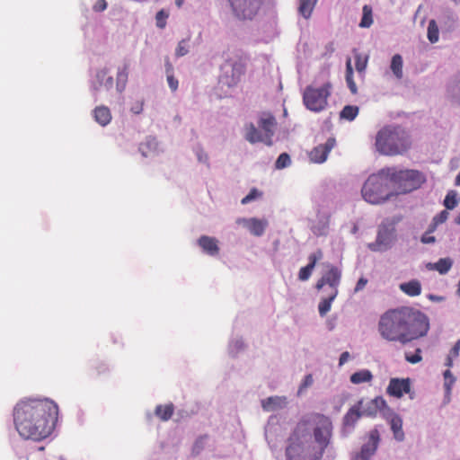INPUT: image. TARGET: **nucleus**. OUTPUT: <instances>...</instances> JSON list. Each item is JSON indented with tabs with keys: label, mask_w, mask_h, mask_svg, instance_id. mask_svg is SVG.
<instances>
[{
	"label": "nucleus",
	"mask_w": 460,
	"mask_h": 460,
	"mask_svg": "<svg viewBox=\"0 0 460 460\" xmlns=\"http://www.w3.org/2000/svg\"><path fill=\"white\" fill-rule=\"evenodd\" d=\"M332 435L330 417L318 412L303 415L287 438V460H322L332 443Z\"/></svg>",
	"instance_id": "1"
},
{
	"label": "nucleus",
	"mask_w": 460,
	"mask_h": 460,
	"mask_svg": "<svg viewBox=\"0 0 460 460\" xmlns=\"http://www.w3.org/2000/svg\"><path fill=\"white\" fill-rule=\"evenodd\" d=\"M13 423L24 439L41 441L53 431L58 417V407L49 399H24L13 408Z\"/></svg>",
	"instance_id": "2"
},
{
	"label": "nucleus",
	"mask_w": 460,
	"mask_h": 460,
	"mask_svg": "<svg viewBox=\"0 0 460 460\" xmlns=\"http://www.w3.org/2000/svg\"><path fill=\"white\" fill-rule=\"evenodd\" d=\"M377 329L383 339L406 344L425 336L429 329V322L420 310L400 306L385 312L380 316Z\"/></svg>",
	"instance_id": "3"
},
{
	"label": "nucleus",
	"mask_w": 460,
	"mask_h": 460,
	"mask_svg": "<svg viewBox=\"0 0 460 460\" xmlns=\"http://www.w3.org/2000/svg\"><path fill=\"white\" fill-rule=\"evenodd\" d=\"M411 144V137L405 128L387 125L376 133L375 147L380 155L396 156L405 154Z\"/></svg>",
	"instance_id": "4"
},
{
	"label": "nucleus",
	"mask_w": 460,
	"mask_h": 460,
	"mask_svg": "<svg viewBox=\"0 0 460 460\" xmlns=\"http://www.w3.org/2000/svg\"><path fill=\"white\" fill-rule=\"evenodd\" d=\"M388 173L385 167L367 178L361 190L362 197L367 202L380 204L394 195Z\"/></svg>",
	"instance_id": "5"
},
{
	"label": "nucleus",
	"mask_w": 460,
	"mask_h": 460,
	"mask_svg": "<svg viewBox=\"0 0 460 460\" xmlns=\"http://www.w3.org/2000/svg\"><path fill=\"white\" fill-rule=\"evenodd\" d=\"M394 194H403L419 189L426 181L424 174L417 170H397L386 167Z\"/></svg>",
	"instance_id": "6"
},
{
	"label": "nucleus",
	"mask_w": 460,
	"mask_h": 460,
	"mask_svg": "<svg viewBox=\"0 0 460 460\" xmlns=\"http://www.w3.org/2000/svg\"><path fill=\"white\" fill-rule=\"evenodd\" d=\"M332 86L330 82L324 83L320 88L307 86L303 94V102L305 107L313 111H323L327 105Z\"/></svg>",
	"instance_id": "7"
},
{
	"label": "nucleus",
	"mask_w": 460,
	"mask_h": 460,
	"mask_svg": "<svg viewBox=\"0 0 460 460\" xmlns=\"http://www.w3.org/2000/svg\"><path fill=\"white\" fill-rule=\"evenodd\" d=\"M234 14L240 19H252L263 0H228Z\"/></svg>",
	"instance_id": "8"
},
{
	"label": "nucleus",
	"mask_w": 460,
	"mask_h": 460,
	"mask_svg": "<svg viewBox=\"0 0 460 460\" xmlns=\"http://www.w3.org/2000/svg\"><path fill=\"white\" fill-rule=\"evenodd\" d=\"M244 71L245 66L242 62H226L222 66V74L219 80L223 84L228 87L234 86L240 82Z\"/></svg>",
	"instance_id": "9"
},
{
	"label": "nucleus",
	"mask_w": 460,
	"mask_h": 460,
	"mask_svg": "<svg viewBox=\"0 0 460 460\" xmlns=\"http://www.w3.org/2000/svg\"><path fill=\"white\" fill-rule=\"evenodd\" d=\"M341 271L336 266L331 265L328 271L317 281L315 288L321 290L325 285L330 288V292L339 293L338 287L341 283Z\"/></svg>",
	"instance_id": "10"
},
{
	"label": "nucleus",
	"mask_w": 460,
	"mask_h": 460,
	"mask_svg": "<svg viewBox=\"0 0 460 460\" xmlns=\"http://www.w3.org/2000/svg\"><path fill=\"white\" fill-rule=\"evenodd\" d=\"M378 440L377 430L371 431L367 443L362 446L360 451L352 454L351 460H369L377 448Z\"/></svg>",
	"instance_id": "11"
},
{
	"label": "nucleus",
	"mask_w": 460,
	"mask_h": 460,
	"mask_svg": "<svg viewBox=\"0 0 460 460\" xmlns=\"http://www.w3.org/2000/svg\"><path fill=\"white\" fill-rule=\"evenodd\" d=\"M410 378H391L386 388V394L395 398H401L404 394L411 392Z\"/></svg>",
	"instance_id": "12"
},
{
	"label": "nucleus",
	"mask_w": 460,
	"mask_h": 460,
	"mask_svg": "<svg viewBox=\"0 0 460 460\" xmlns=\"http://www.w3.org/2000/svg\"><path fill=\"white\" fill-rule=\"evenodd\" d=\"M335 139L330 137L324 144L318 145L309 153L310 161L316 164H322L326 161L329 153L335 146Z\"/></svg>",
	"instance_id": "13"
},
{
	"label": "nucleus",
	"mask_w": 460,
	"mask_h": 460,
	"mask_svg": "<svg viewBox=\"0 0 460 460\" xmlns=\"http://www.w3.org/2000/svg\"><path fill=\"white\" fill-rule=\"evenodd\" d=\"M259 127L263 131L264 138L263 143L267 146L272 145V137L274 135V130L277 125L276 119L270 113H264L260 118L258 122Z\"/></svg>",
	"instance_id": "14"
},
{
	"label": "nucleus",
	"mask_w": 460,
	"mask_h": 460,
	"mask_svg": "<svg viewBox=\"0 0 460 460\" xmlns=\"http://www.w3.org/2000/svg\"><path fill=\"white\" fill-rule=\"evenodd\" d=\"M238 225H243L249 229L251 234L255 236H261L265 232V229L268 226V221L266 219H258L255 217L252 218H238L236 220Z\"/></svg>",
	"instance_id": "15"
},
{
	"label": "nucleus",
	"mask_w": 460,
	"mask_h": 460,
	"mask_svg": "<svg viewBox=\"0 0 460 460\" xmlns=\"http://www.w3.org/2000/svg\"><path fill=\"white\" fill-rule=\"evenodd\" d=\"M198 243L203 252L210 256H216L219 252L218 241L215 237L202 235L199 238Z\"/></svg>",
	"instance_id": "16"
},
{
	"label": "nucleus",
	"mask_w": 460,
	"mask_h": 460,
	"mask_svg": "<svg viewBox=\"0 0 460 460\" xmlns=\"http://www.w3.org/2000/svg\"><path fill=\"white\" fill-rule=\"evenodd\" d=\"M288 404L286 396H270L261 401V407L265 411H273L283 409Z\"/></svg>",
	"instance_id": "17"
},
{
	"label": "nucleus",
	"mask_w": 460,
	"mask_h": 460,
	"mask_svg": "<svg viewBox=\"0 0 460 460\" xmlns=\"http://www.w3.org/2000/svg\"><path fill=\"white\" fill-rule=\"evenodd\" d=\"M399 288L409 296H417L421 294V284L418 279H411L408 282L401 283Z\"/></svg>",
	"instance_id": "18"
},
{
	"label": "nucleus",
	"mask_w": 460,
	"mask_h": 460,
	"mask_svg": "<svg viewBox=\"0 0 460 460\" xmlns=\"http://www.w3.org/2000/svg\"><path fill=\"white\" fill-rule=\"evenodd\" d=\"M95 120L102 126L108 125L111 120V113L108 107L98 106L94 109Z\"/></svg>",
	"instance_id": "19"
},
{
	"label": "nucleus",
	"mask_w": 460,
	"mask_h": 460,
	"mask_svg": "<svg viewBox=\"0 0 460 460\" xmlns=\"http://www.w3.org/2000/svg\"><path fill=\"white\" fill-rule=\"evenodd\" d=\"M245 139L252 143L263 142L264 135L252 123L245 125Z\"/></svg>",
	"instance_id": "20"
},
{
	"label": "nucleus",
	"mask_w": 460,
	"mask_h": 460,
	"mask_svg": "<svg viewBox=\"0 0 460 460\" xmlns=\"http://www.w3.org/2000/svg\"><path fill=\"white\" fill-rule=\"evenodd\" d=\"M391 429L394 433L395 439L402 441L404 438V432L402 430V420L397 414L392 416L390 420Z\"/></svg>",
	"instance_id": "21"
},
{
	"label": "nucleus",
	"mask_w": 460,
	"mask_h": 460,
	"mask_svg": "<svg viewBox=\"0 0 460 460\" xmlns=\"http://www.w3.org/2000/svg\"><path fill=\"white\" fill-rule=\"evenodd\" d=\"M349 380L354 385H359L362 383H369L373 380V375L368 369H362L353 373Z\"/></svg>",
	"instance_id": "22"
},
{
	"label": "nucleus",
	"mask_w": 460,
	"mask_h": 460,
	"mask_svg": "<svg viewBox=\"0 0 460 460\" xmlns=\"http://www.w3.org/2000/svg\"><path fill=\"white\" fill-rule=\"evenodd\" d=\"M174 411V407L172 403H168L165 405H157L155 413V415L163 421H166L171 419Z\"/></svg>",
	"instance_id": "23"
},
{
	"label": "nucleus",
	"mask_w": 460,
	"mask_h": 460,
	"mask_svg": "<svg viewBox=\"0 0 460 460\" xmlns=\"http://www.w3.org/2000/svg\"><path fill=\"white\" fill-rule=\"evenodd\" d=\"M317 0H299L298 12L305 19L310 18Z\"/></svg>",
	"instance_id": "24"
},
{
	"label": "nucleus",
	"mask_w": 460,
	"mask_h": 460,
	"mask_svg": "<svg viewBox=\"0 0 460 460\" xmlns=\"http://www.w3.org/2000/svg\"><path fill=\"white\" fill-rule=\"evenodd\" d=\"M402 58L400 54H395L393 56L391 60V70L393 74L395 75L396 78L402 79L403 73H402Z\"/></svg>",
	"instance_id": "25"
},
{
	"label": "nucleus",
	"mask_w": 460,
	"mask_h": 460,
	"mask_svg": "<svg viewBox=\"0 0 460 460\" xmlns=\"http://www.w3.org/2000/svg\"><path fill=\"white\" fill-rule=\"evenodd\" d=\"M338 294L334 292H330L329 296L323 298L318 305V311L321 316H325L327 313L331 310L332 303L336 298Z\"/></svg>",
	"instance_id": "26"
},
{
	"label": "nucleus",
	"mask_w": 460,
	"mask_h": 460,
	"mask_svg": "<svg viewBox=\"0 0 460 460\" xmlns=\"http://www.w3.org/2000/svg\"><path fill=\"white\" fill-rule=\"evenodd\" d=\"M96 77L101 86H104L107 90L113 87V77L109 75V71L107 69L98 71Z\"/></svg>",
	"instance_id": "27"
},
{
	"label": "nucleus",
	"mask_w": 460,
	"mask_h": 460,
	"mask_svg": "<svg viewBox=\"0 0 460 460\" xmlns=\"http://www.w3.org/2000/svg\"><path fill=\"white\" fill-rule=\"evenodd\" d=\"M452 265L453 261L450 258H441L432 265L431 269L438 271L440 274H446L449 271Z\"/></svg>",
	"instance_id": "28"
},
{
	"label": "nucleus",
	"mask_w": 460,
	"mask_h": 460,
	"mask_svg": "<svg viewBox=\"0 0 460 460\" xmlns=\"http://www.w3.org/2000/svg\"><path fill=\"white\" fill-rule=\"evenodd\" d=\"M362 18L359 26L362 28H369L373 23L372 7L365 4L362 8Z\"/></svg>",
	"instance_id": "29"
},
{
	"label": "nucleus",
	"mask_w": 460,
	"mask_h": 460,
	"mask_svg": "<svg viewBox=\"0 0 460 460\" xmlns=\"http://www.w3.org/2000/svg\"><path fill=\"white\" fill-rule=\"evenodd\" d=\"M359 406H354L344 416V425L353 426L360 417Z\"/></svg>",
	"instance_id": "30"
},
{
	"label": "nucleus",
	"mask_w": 460,
	"mask_h": 460,
	"mask_svg": "<svg viewBox=\"0 0 460 460\" xmlns=\"http://www.w3.org/2000/svg\"><path fill=\"white\" fill-rule=\"evenodd\" d=\"M358 114V107L353 105H346L341 111V119H347L349 121L353 120Z\"/></svg>",
	"instance_id": "31"
},
{
	"label": "nucleus",
	"mask_w": 460,
	"mask_h": 460,
	"mask_svg": "<svg viewBox=\"0 0 460 460\" xmlns=\"http://www.w3.org/2000/svg\"><path fill=\"white\" fill-rule=\"evenodd\" d=\"M346 82L352 93H357V85L353 80V69L350 59L349 58L346 63Z\"/></svg>",
	"instance_id": "32"
},
{
	"label": "nucleus",
	"mask_w": 460,
	"mask_h": 460,
	"mask_svg": "<svg viewBox=\"0 0 460 460\" xmlns=\"http://www.w3.org/2000/svg\"><path fill=\"white\" fill-rule=\"evenodd\" d=\"M457 204H458V199H457L456 192L455 190L448 191L444 199V206L447 209H453L457 206Z\"/></svg>",
	"instance_id": "33"
},
{
	"label": "nucleus",
	"mask_w": 460,
	"mask_h": 460,
	"mask_svg": "<svg viewBox=\"0 0 460 460\" xmlns=\"http://www.w3.org/2000/svg\"><path fill=\"white\" fill-rule=\"evenodd\" d=\"M428 39L431 43L438 40V28L434 20H431L428 25Z\"/></svg>",
	"instance_id": "34"
},
{
	"label": "nucleus",
	"mask_w": 460,
	"mask_h": 460,
	"mask_svg": "<svg viewBox=\"0 0 460 460\" xmlns=\"http://www.w3.org/2000/svg\"><path fill=\"white\" fill-rule=\"evenodd\" d=\"M460 351V340H458L452 349L450 350L449 354L447 355V360H446V366L448 367H451L453 366V359L456 358L459 356Z\"/></svg>",
	"instance_id": "35"
},
{
	"label": "nucleus",
	"mask_w": 460,
	"mask_h": 460,
	"mask_svg": "<svg viewBox=\"0 0 460 460\" xmlns=\"http://www.w3.org/2000/svg\"><path fill=\"white\" fill-rule=\"evenodd\" d=\"M128 66L125 65L123 69L119 70L117 74V88H119V84H122L121 89H119V91H121L124 88L125 84L128 80Z\"/></svg>",
	"instance_id": "36"
},
{
	"label": "nucleus",
	"mask_w": 460,
	"mask_h": 460,
	"mask_svg": "<svg viewBox=\"0 0 460 460\" xmlns=\"http://www.w3.org/2000/svg\"><path fill=\"white\" fill-rule=\"evenodd\" d=\"M169 17V13L164 9L157 12L155 15L156 26L160 29H164L166 26V20Z\"/></svg>",
	"instance_id": "37"
},
{
	"label": "nucleus",
	"mask_w": 460,
	"mask_h": 460,
	"mask_svg": "<svg viewBox=\"0 0 460 460\" xmlns=\"http://www.w3.org/2000/svg\"><path fill=\"white\" fill-rule=\"evenodd\" d=\"M290 163H291L290 156L287 153H282L278 157V159L275 163V167L277 169H283V168H286L287 166H288L290 164Z\"/></svg>",
	"instance_id": "38"
},
{
	"label": "nucleus",
	"mask_w": 460,
	"mask_h": 460,
	"mask_svg": "<svg viewBox=\"0 0 460 460\" xmlns=\"http://www.w3.org/2000/svg\"><path fill=\"white\" fill-rule=\"evenodd\" d=\"M367 58L360 54L355 55V66L358 72H363L367 67Z\"/></svg>",
	"instance_id": "39"
},
{
	"label": "nucleus",
	"mask_w": 460,
	"mask_h": 460,
	"mask_svg": "<svg viewBox=\"0 0 460 460\" xmlns=\"http://www.w3.org/2000/svg\"><path fill=\"white\" fill-rule=\"evenodd\" d=\"M261 195V193L257 189L253 188L244 198H243L241 203L243 205L248 204L255 199L259 198Z\"/></svg>",
	"instance_id": "40"
},
{
	"label": "nucleus",
	"mask_w": 460,
	"mask_h": 460,
	"mask_svg": "<svg viewBox=\"0 0 460 460\" xmlns=\"http://www.w3.org/2000/svg\"><path fill=\"white\" fill-rule=\"evenodd\" d=\"M323 258V252L322 250L318 249L314 253L310 254L308 257L309 263L307 266H309L312 269H314L316 263L318 261H320Z\"/></svg>",
	"instance_id": "41"
},
{
	"label": "nucleus",
	"mask_w": 460,
	"mask_h": 460,
	"mask_svg": "<svg viewBox=\"0 0 460 460\" xmlns=\"http://www.w3.org/2000/svg\"><path fill=\"white\" fill-rule=\"evenodd\" d=\"M313 383V376L311 374L306 375L298 388V394H302L306 388L310 387Z\"/></svg>",
	"instance_id": "42"
},
{
	"label": "nucleus",
	"mask_w": 460,
	"mask_h": 460,
	"mask_svg": "<svg viewBox=\"0 0 460 460\" xmlns=\"http://www.w3.org/2000/svg\"><path fill=\"white\" fill-rule=\"evenodd\" d=\"M420 353H421V349H417L413 355H410V354L406 353L405 359L411 364L419 363L422 359Z\"/></svg>",
	"instance_id": "43"
},
{
	"label": "nucleus",
	"mask_w": 460,
	"mask_h": 460,
	"mask_svg": "<svg viewBox=\"0 0 460 460\" xmlns=\"http://www.w3.org/2000/svg\"><path fill=\"white\" fill-rule=\"evenodd\" d=\"M444 378H445V387H446L447 393H450L451 386L455 383V377L453 376L450 370L447 369L444 372Z\"/></svg>",
	"instance_id": "44"
},
{
	"label": "nucleus",
	"mask_w": 460,
	"mask_h": 460,
	"mask_svg": "<svg viewBox=\"0 0 460 460\" xmlns=\"http://www.w3.org/2000/svg\"><path fill=\"white\" fill-rule=\"evenodd\" d=\"M313 270L312 268H310L309 266H305L303 268L300 269L299 272H298V279L301 280V281H305L307 280L311 275H312V272H313Z\"/></svg>",
	"instance_id": "45"
},
{
	"label": "nucleus",
	"mask_w": 460,
	"mask_h": 460,
	"mask_svg": "<svg viewBox=\"0 0 460 460\" xmlns=\"http://www.w3.org/2000/svg\"><path fill=\"white\" fill-rule=\"evenodd\" d=\"M208 438V436H200L197 438L193 445V453L199 454L204 448L205 440Z\"/></svg>",
	"instance_id": "46"
},
{
	"label": "nucleus",
	"mask_w": 460,
	"mask_h": 460,
	"mask_svg": "<svg viewBox=\"0 0 460 460\" xmlns=\"http://www.w3.org/2000/svg\"><path fill=\"white\" fill-rule=\"evenodd\" d=\"M187 53H188V49H187V46H186V41L183 40L179 42V44H178V46L176 48V50H175V55L177 57H183Z\"/></svg>",
	"instance_id": "47"
},
{
	"label": "nucleus",
	"mask_w": 460,
	"mask_h": 460,
	"mask_svg": "<svg viewBox=\"0 0 460 460\" xmlns=\"http://www.w3.org/2000/svg\"><path fill=\"white\" fill-rule=\"evenodd\" d=\"M448 217V212L447 210L441 211L438 215H437L433 221L435 225H439L447 221Z\"/></svg>",
	"instance_id": "48"
},
{
	"label": "nucleus",
	"mask_w": 460,
	"mask_h": 460,
	"mask_svg": "<svg viewBox=\"0 0 460 460\" xmlns=\"http://www.w3.org/2000/svg\"><path fill=\"white\" fill-rule=\"evenodd\" d=\"M167 82L169 84L170 89L172 92H175L178 89L179 82L178 80L173 76V75H167Z\"/></svg>",
	"instance_id": "49"
},
{
	"label": "nucleus",
	"mask_w": 460,
	"mask_h": 460,
	"mask_svg": "<svg viewBox=\"0 0 460 460\" xmlns=\"http://www.w3.org/2000/svg\"><path fill=\"white\" fill-rule=\"evenodd\" d=\"M107 8V2L105 0H97L93 5L95 12H102Z\"/></svg>",
	"instance_id": "50"
},
{
	"label": "nucleus",
	"mask_w": 460,
	"mask_h": 460,
	"mask_svg": "<svg viewBox=\"0 0 460 460\" xmlns=\"http://www.w3.org/2000/svg\"><path fill=\"white\" fill-rule=\"evenodd\" d=\"M367 284V279H365V278H360L358 282H357V285L355 287V292H358L360 290H362L366 285Z\"/></svg>",
	"instance_id": "51"
},
{
	"label": "nucleus",
	"mask_w": 460,
	"mask_h": 460,
	"mask_svg": "<svg viewBox=\"0 0 460 460\" xmlns=\"http://www.w3.org/2000/svg\"><path fill=\"white\" fill-rule=\"evenodd\" d=\"M349 358V353L348 351L341 353L340 359H339V365L342 366L343 364H345L348 361Z\"/></svg>",
	"instance_id": "52"
},
{
	"label": "nucleus",
	"mask_w": 460,
	"mask_h": 460,
	"mask_svg": "<svg viewBox=\"0 0 460 460\" xmlns=\"http://www.w3.org/2000/svg\"><path fill=\"white\" fill-rule=\"evenodd\" d=\"M421 242L423 243H434L435 242V237L434 236H429L428 234H424L422 237H421Z\"/></svg>",
	"instance_id": "53"
},
{
	"label": "nucleus",
	"mask_w": 460,
	"mask_h": 460,
	"mask_svg": "<svg viewBox=\"0 0 460 460\" xmlns=\"http://www.w3.org/2000/svg\"><path fill=\"white\" fill-rule=\"evenodd\" d=\"M380 239H381V236L380 234L377 236V239H376V243H373V244H370V248L373 250V251H378L380 250L379 248V245H380Z\"/></svg>",
	"instance_id": "54"
},
{
	"label": "nucleus",
	"mask_w": 460,
	"mask_h": 460,
	"mask_svg": "<svg viewBox=\"0 0 460 460\" xmlns=\"http://www.w3.org/2000/svg\"><path fill=\"white\" fill-rule=\"evenodd\" d=\"M450 89L453 94H456V93L460 91V81L457 84L450 86Z\"/></svg>",
	"instance_id": "55"
},
{
	"label": "nucleus",
	"mask_w": 460,
	"mask_h": 460,
	"mask_svg": "<svg viewBox=\"0 0 460 460\" xmlns=\"http://www.w3.org/2000/svg\"><path fill=\"white\" fill-rule=\"evenodd\" d=\"M131 110L134 113L139 114L143 110V103L141 102V103L137 104L136 107H133Z\"/></svg>",
	"instance_id": "56"
},
{
	"label": "nucleus",
	"mask_w": 460,
	"mask_h": 460,
	"mask_svg": "<svg viewBox=\"0 0 460 460\" xmlns=\"http://www.w3.org/2000/svg\"><path fill=\"white\" fill-rule=\"evenodd\" d=\"M165 70H166L167 75H172L173 68H172V64L169 61H167L166 64H165Z\"/></svg>",
	"instance_id": "57"
},
{
	"label": "nucleus",
	"mask_w": 460,
	"mask_h": 460,
	"mask_svg": "<svg viewBox=\"0 0 460 460\" xmlns=\"http://www.w3.org/2000/svg\"><path fill=\"white\" fill-rule=\"evenodd\" d=\"M184 3V0H175V4L178 8H181Z\"/></svg>",
	"instance_id": "58"
},
{
	"label": "nucleus",
	"mask_w": 460,
	"mask_h": 460,
	"mask_svg": "<svg viewBox=\"0 0 460 460\" xmlns=\"http://www.w3.org/2000/svg\"><path fill=\"white\" fill-rule=\"evenodd\" d=\"M455 222L456 225H460V213L458 214V216L455 218Z\"/></svg>",
	"instance_id": "59"
}]
</instances>
